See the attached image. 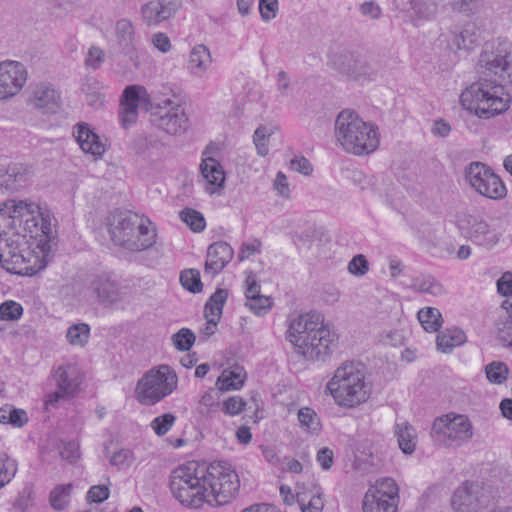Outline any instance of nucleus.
Masks as SVG:
<instances>
[{"instance_id":"54","label":"nucleus","mask_w":512,"mask_h":512,"mask_svg":"<svg viewBox=\"0 0 512 512\" xmlns=\"http://www.w3.org/2000/svg\"><path fill=\"white\" fill-rule=\"evenodd\" d=\"M220 404V395L217 391L210 388L205 391L199 400V405L202 409H205L207 412H211L216 410Z\"/></svg>"},{"instance_id":"58","label":"nucleus","mask_w":512,"mask_h":512,"mask_svg":"<svg viewBox=\"0 0 512 512\" xmlns=\"http://www.w3.org/2000/svg\"><path fill=\"white\" fill-rule=\"evenodd\" d=\"M273 187H274V190L277 192V194L280 197L285 198V199L290 198V195H291L290 185H289L287 176L283 172L279 171L276 174V177H275L274 183H273Z\"/></svg>"},{"instance_id":"41","label":"nucleus","mask_w":512,"mask_h":512,"mask_svg":"<svg viewBox=\"0 0 512 512\" xmlns=\"http://www.w3.org/2000/svg\"><path fill=\"white\" fill-rule=\"evenodd\" d=\"M476 41L475 25L467 24L460 33L453 36L451 45L457 49H470Z\"/></svg>"},{"instance_id":"34","label":"nucleus","mask_w":512,"mask_h":512,"mask_svg":"<svg viewBox=\"0 0 512 512\" xmlns=\"http://www.w3.org/2000/svg\"><path fill=\"white\" fill-rule=\"evenodd\" d=\"M115 35L119 46L129 53L136 50V38L133 24L127 19L116 22Z\"/></svg>"},{"instance_id":"1","label":"nucleus","mask_w":512,"mask_h":512,"mask_svg":"<svg viewBox=\"0 0 512 512\" xmlns=\"http://www.w3.org/2000/svg\"><path fill=\"white\" fill-rule=\"evenodd\" d=\"M52 217L33 200L0 205V264L10 273L32 276L47 266Z\"/></svg>"},{"instance_id":"3","label":"nucleus","mask_w":512,"mask_h":512,"mask_svg":"<svg viewBox=\"0 0 512 512\" xmlns=\"http://www.w3.org/2000/svg\"><path fill=\"white\" fill-rule=\"evenodd\" d=\"M287 322L286 339L297 354L311 361L330 355L338 336L320 313L310 311L291 315Z\"/></svg>"},{"instance_id":"15","label":"nucleus","mask_w":512,"mask_h":512,"mask_svg":"<svg viewBox=\"0 0 512 512\" xmlns=\"http://www.w3.org/2000/svg\"><path fill=\"white\" fill-rule=\"evenodd\" d=\"M28 79L24 64L14 60L0 62V100L18 95Z\"/></svg>"},{"instance_id":"21","label":"nucleus","mask_w":512,"mask_h":512,"mask_svg":"<svg viewBox=\"0 0 512 512\" xmlns=\"http://www.w3.org/2000/svg\"><path fill=\"white\" fill-rule=\"evenodd\" d=\"M298 491V506L301 512H322L324 508V493L314 481L296 482Z\"/></svg>"},{"instance_id":"9","label":"nucleus","mask_w":512,"mask_h":512,"mask_svg":"<svg viewBox=\"0 0 512 512\" xmlns=\"http://www.w3.org/2000/svg\"><path fill=\"white\" fill-rule=\"evenodd\" d=\"M400 488L390 477H382L369 485L362 499V512H398Z\"/></svg>"},{"instance_id":"12","label":"nucleus","mask_w":512,"mask_h":512,"mask_svg":"<svg viewBox=\"0 0 512 512\" xmlns=\"http://www.w3.org/2000/svg\"><path fill=\"white\" fill-rule=\"evenodd\" d=\"M154 125L169 135H181L189 126L182 106L170 98L155 103L151 113Z\"/></svg>"},{"instance_id":"43","label":"nucleus","mask_w":512,"mask_h":512,"mask_svg":"<svg viewBox=\"0 0 512 512\" xmlns=\"http://www.w3.org/2000/svg\"><path fill=\"white\" fill-rule=\"evenodd\" d=\"M245 306L255 315H266L273 306V300L269 296L259 295L246 300Z\"/></svg>"},{"instance_id":"26","label":"nucleus","mask_w":512,"mask_h":512,"mask_svg":"<svg viewBox=\"0 0 512 512\" xmlns=\"http://www.w3.org/2000/svg\"><path fill=\"white\" fill-rule=\"evenodd\" d=\"M212 66V56L207 46L195 45L189 52L187 70L197 78H205Z\"/></svg>"},{"instance_id":"64","label":"nucleus","mask_w":512,"mask_h":512,"mask_svg":"<svg viewBox=\"0 0 512 512\" xmlns=\"http://www.w3.org/2000/svg\"><path fill=\"white\" fill-rule=\"evenodd\" d=\"M418 288L421 292L431 294L433 296H439L443 293V287L441 284L431 278L424 279Z\"/></svg>"},{"instance_id":"8","label":"nucleus","mask_w":512,"mask_h":512,"mask_svg":"<svg viewBox=\"0 0 512 512\" xmlns=\"http://www.w3.org/2000/svg\"><path fill=\"white\" fill-rule=\"evenodd\" d=\"M431 434L446 447H459L472 438L473 426L466 415L451 412L434 420Z\"/></svg>"},{"instance_id":"7","label":"nucleus","mask_w":512,"mask_h":512,"mask_svg":"<svg viewBox=\"0 0 512 512\" xmlns=\"http://www.w3.org/2000/svg\"><path fill=\"white\" fill-rule=\"evenodd\" d=\"M178 377L168 365H159L145 372L137 381L134 397L144 406H152L171 395L177 388Z\"/></svg>"},{"instance_id":"6","label":"nucleus","mask_w":512,"mask_h":512,"mask_svg":"<svg viewBox=\"0 0 512 512\" xmlns=\"http://www.w3.org/2000/svg\"><path fill=\"white\" fill-rule=\"evenodd\" d=\"M511 101V95L502 84L487 79L470 84L460 94L461 107L480 120H490L504 114L510 108Z\"/></svg>"},{"instance_id":"59","label":"nucleus","mask_w":512,"mask_h":512,"mask_svg":"<svg viewBox=\"0 0 512 512\" xmlns=\"http://www.w3.org/2000/svg\"><path fill=\"white\" fill-rule=\"evenodd\" d=\"M110 491L107 485L92 486L87 493V500L94 503H101L109 497Z\"/></svg>"},{"instance_id":"56","label":"nucleus","mask_w":512,"mask_h":512,"mask_svg":"<svg viewBox=\"0 0 512 512\" xmlns=\"http://www.w3.org/2000/svg\"><path fill=\"white\" fill-rule=\"evenodd\" d=\"M133 452L129 449H120L113 453L110 463L118 468L129 466L133 462Z\"/></svg>"},{"instance_id":"53","label":"nucleus","mask_w":512,"mask_h":512,"mask_svg":"<svg viewBox=\"0 0 512 512\" xmlns=\"http://www.w3.org/2000/svg\"><path fill=\"white\" fill-rule=\"evenodd\" d=\"M262 244L258 239H251L241 244L238 253V259L244 261L252 256L261 253Z\"/></svg>"},{"instance_id":"31","label":"nucleus","mask_w":512,"mask_h":512,"mask_svg":"<svg viewBox=\"0 0 512 512\" xmlns=\"http://www.w3.org/2000/svg\"><path fill=\"white\" fill-rule=\"evenodd\" d=\"M467 338L463 330L453 327L441 331L436 339L437 349L442 353H449L454 348L461 346Z\"/></svg>"},{"instance_id":"24","label":"nucleus","mask_w":512,"mask_h":512,"mask_svg":"<svg viewBox=\"0 0 512 512\" xmlns=\"http://www.w3.org/2000/svg\"><path fill=\"white\" fill-rule=\"evenodd\" d=\"M451 505L455 512H478L481 508L478 486L472 483H464L455 490Z\"/></svg>"},{"instance_id":"33","label":"nucleus","mask_w":512,"mask_h":512,"mask_svg":"<svg viewBox=\"0 0 512 512\" xmlns=\"http://www.w3.org/2000/svg\"><path fill=\"white\" fill-rule=\"evenodd\" d=\"M28 421L29 416L26 410L11 404H4L0 407V424L9 425L13 428H22Z\"/></svg>"},{"instance_id":"39","label":"nucleus","mask_w":512,"mask_h":512,"mask_svg":"<svg viewBox=\"0 0 512 512\" xmlns=\"http://www.w3.org/2000/svg\"><path fill=\"white\" fill-rule=\"evenodd\" d=\"M418 320L426 332H436L442 325V315L437 308L425 307L418 311Z\"/></svg>"},{"instance_id":"10","label":"nucleus","mask_w":512,"mask_h":512,"mask_svg":"<svg viewBox=\"0 0 512 512\" xmlns=\"http://www.w3.org/2000/svg\"><path fill=\"white\" fill-rule=\"evenodd\" d=\"M454 223L463 237L477 245L493 247L500 240V234L480 213L459 211L455 214Z\"/></svg>"},{"instance_id":"32","label":"nucleus","mask_w":512,"mask_h":512,"mask_svg":"<svg viewBox=\"0 0 512 512\" xmlns=\"http://www.w3.org/2000/svg\"><path fill=\"white\" fill-rule=\"evenodd\" d=\"M299 428L310 435L317 436L322 431V422L318 413L311 407L304 406L297 411Z\"/></svg>"},{"instance_id":"36","label":"nucleus","mask_w":512,"mask_h":512,"mask_svg":"<svg viewBox=\"0 0 512 512\" xmlns=\"http://www.w3.org/2000/svg\"><path fill=\"white\" fill-rule=\"evenodd\" d=\"M90 326L84 322L71 323L65 333L66 341L73 347L83 348L89 341Z\"/></svg>"},{"instance_id":"57","label":"nucleus","mask_w":512,"mask_h":512,"mask_svg":"<svg viewBox=\"0 0 512 512\" xmlns=\"http://www.w3.org/2000/svg\"><path fill=\"white\" fill-rule=\"evenodd\" d=\"M105 59L104 51L98 46H91L88 50L85 63L92 69H98Z\"/></svg>"},{"instance_id":"2","label":"nucleus","mask_w":512,"mask_h":512,"mask_svg":"<svg viewBox=\"0 0 512 512\" xmlns=\"http://www.w3.org/2000/svg\"><path fill=\"white\" fill-rule=\"evenodd\" d=\"M172 496L184 507L199 509L204 505L219 507L230 503L238 494V474L222 463L208 466L184 463L169 477Z\"/></svg>"},{"instance_id":"35","label":"nucleus","mask_w":512,"mask_h":512,"mask_svg":"<svg viewBox=\"0 0 512 512\" xmlns=\"http://www.w3.org/2000/svg\"><path fill=\"white\" fill-rule=\"evenodd\" d=\"M395 433L401 451L404 454H412L417 445L416 430L408 423H398Z\"/></svg>"},{"instance_id":"48","label":"nucleus","mask_w":512,"mask_h":512,"mask_svg":"<svg viewBox=\"0 0 512 512\" xmlns=\"http://www.w3.org/2000/svg\"><path fill=\"white\" fill-rule=\"evenodd\" d=\"M180 282L182 286L190 292H200L202 283L200 280V274L197 270L188 269L181 272Z\"/></svg>"},{"instance_id":"50","label":"nucleus","mask_w":512,"mask_h":512,"mask_svg":"<svg viewBox=\"0 0 512 512\" xmlns=\"http://www.w3.org/2000/svg\"><path fill=\"white\" fill-rule=\"evenodd\" d=\"M245 406L246 402L242 397L231 396L222 403L221 410L228 416H237L245 409Z\"/></svg>"},{"instance_id":"62","label":"nucleus","mask_w":512,"mask_h":512,"mask_svg":"<svg viewBox=\"0 0 512 512\" xmlns=\"http://www.w3.org/2000/svg\"><path fill=\"white\" fill-rule=\"evenodd\" d=\"M316 461L323 470H329L334 463V453L328 447H323L318 450Z\"/></svg>"},{"instance_id":"51","label":"nucleus","mask_w":512,"mask_h":512,"mask_svg":"<svg viewBox=\"0 0 512 512\" xmlns=\"http://www.w3.org/2000/svg\"><path fill=\"white\" fill-rule=\"evenodd\" d=\"M261 19L264 22H269L276 18L279 11L278 0H259L258 5Z\"/></svg>"},{"instance_id":"4","label":"nucleus","mask_w":512,"mask_h":512,"mask_svg":"<svg viewBox=\"0 0 512 512\" xmlns=\"http://www.w3.org/2000/svg\"><path fill=\"white\" fill-rule=\"evenodd\" d=\"M334 137L343 151L355 156L374 153L381 142L379 126L365 120L352 109H343L337 115L334 123Z\"/></svg>"},{"instance_id":"44","label":"nucleus","mask_w":512,"mask_h":512,"mask_svg":"<svg viewBox=\"0 0 512 512\" xmlns=\"http://www.w3.org/2000/svg\"><path fill=\"white\" fill-rule=\"evenodd\" d=\"M17 472V463L7 455H0V488L8 484Z\"/></svg>"},{"instance_id":"38","label":"nucleus","mask_w":512,"mask_h":512,"mask_svg":"<svg viewBox=\"0 0 512 512\" xmlns=\"http://www.w3.org/2000/svg\"><path fill=\"white\" fill-rule=\"evenodd\" d=\"M277 131V127L271 124L260 125L253 134V143L257 154L265 157L269 153V142L271 136Z\"/></svg>"},{"instance_id":"16","label":"nucleus","mask_w":512,"mask_h":512,"mask_svg":"<svg viewBox=\"0 0 512 512\" xmlns=\"http://www.w3.org/2000/svg\"><path fill=\"white\" fill-rule=\"evenodd\" d=\"M87 291L103 305H113L122 299L119 282L111 273L101 272L92 274L87 281Z\"/></svg>"},{"instance_id":"11","label":"nucleus","mask_w":512,"mask_h":512,"mask_svg":"<svg viewBox=\"0 0 512 512\" xmlns=\"http://www.w3.org/2000/svg\"><path fill=\"white\" fill-rule=\"evenodd\" d=\"M469 185L480 195L492 200H501L507 195L502 179L487 165L472 162L465 172Z\"/></svg>"},{"instance_id":"25","label":"nucleus","mask_w":512,"mask_h":512,"mask_svg":"<svg viewBox=\"0 0 512 512\" xmlns=\"http://www.w3.org/2000/svg\"><path fill=\"white\" fill-rule=\"evenodd\" d=\"M234 251L223 241L215 242L208 247L205 262V271L211 275L220 273L232 260Z\"/></svg>"},{"instance_id":"29","label":"nucleus","mask_w":512,"mask_h":512,"mask_svg":"<svg viewBox=\"0 0 512 512\" xmlns=\"http://www.w3.org/2000/svg\"><path fill=\"white\" fill-rule=\"evenodd\" d=\"M142 226L137 229H133L131 233V240L135 241V246H124L125 249L130 251H142L151 247L156 242V227L151 220L145 216H142Z\"/></svg>"},{"instance_id":"23","label":"nucleus","mask_w":512,"mask_h":512,"mask_svg":"<svg viewBox=\"0 0 512 512\" xmlns=\"http://www.w3.org/2000/svg\"><path fill=\"white\" fill-rule=\"evenodd\" d=\"M200 174L203 187L207 193L212 195L223 188L225 172L217 159L201 160Z\"/></svg>"},{"instance_id":"14","label":"nucleus","mask_w":512,"mask_h":512,"mask_svg":"<svg viewBox=\"0 0 512 512\" xmlns=\"http://www.w3.org/2000/svg\"><path fill=\"white\" fill-rule=\"evenodd\" d=\"M142 216L131 212H112L107 217L108 232L111 240L124 248V246H135V241L131 240L133 229L140 228L142 224Z\"/></svg>"},{"instance_id":"37","label":"nucleus","mask_w":512,"mask_h":512,"mask_svg":"<svg viewBox=\"0 0 512 512\" xmlns=\"http://www.w3.org/2000/svg\"><path fill=\"white\" fill-rule=\"evenodd\" d=\"M74 485L72 483L58 484L49 493V504L54 510L66 509L72 498Z\"/></svg>"},{"instance_id":"5","label":"nucleus","mask_w":512,"mask_h":512,"mask_svg":"<svg viewBox=\"0 0 512 512\" xmlns=\"http://www.w3.org/2000/svg\"><path fill=\"white\" fill-rule=\"evenodd\" d=\"M326 392L336 406L354 409L366 403L372 394V384L360 362L345 361L334 371L326 383Z\"/></svg>"},{"instance_id":"30","label":"nucleus","mask_w":512,"mask_h":512,"mask_svg":"<svg viewBox=\"0 0 512 512\" xmlns=\"http://www.w3.org/2000/svg\"><path fill=\"white\" fill-rule=\"evenodd\" d=\"M437 13V5L428 0H410V7L407 14L412 23L416 26L431 21Z\"/></svg>"},{"instance_id":"45","label":"nucleus","mask_w":512,"mask_h":512,"mask_svg":"<svg viewBox=\"0 0 512 512\" xmlns=\"http://www.w3.org/2000/svg\"><path fill=\"white\" fill-rule=\"evenodd\" d=\"M180 217L194 232H201L205 229V218L199 211L186 208L181 212Z\"/></svg>"},{"instance_id":"63","label":"nucleus","mask_w":512,"mask_h":512,"mask_svg":"<svg viewBox=\"0 0 512 512\" xmlns=\"http://www.w3.org/2000/svg\"><path fill=\"white\" fill-rule=\"evenodd\" d=\"M497 290L500 295L506 297L512 296V273L505 272L497 281Z\"/></svg>"},{"instance_id":"60","label":"nucleus","mask_w":512,"mask_h":512,"mask_svg":"<svg viewBox=\"0 0 512 512\" xmlns=\"http://www.w3.org/2000/svg\"><path fill=\"white\" fill-rule=\"evenodd\" d=\"M289 167L291 170L303 175H310L313 171L311 163L303 156H295L292 158L290 160Z\"/></svg>"},{"instance_id":"52","label":"nucleus","mask_w":512,"mask_h":512,"mask_svg":"<svg viewBox=\"0 0 512 512\" xmlns=\"http://www.w3.org/2000/svg\"><path fill=\"white\" fill-rule=\"evenodd\" d=\"M60 456L69 463H75L81 456L79 443L77 441L62 442Z\"/></svg>"},{"instance_id":"20","label":"nucleus","mask_w":512,"mask_h":512,"mask_svg":"<svg viewBox=\"0 0 512 512\" xmlns=\"http://www.w3.org/2000/svg\"><path fill=\"white\" fill-rule=\"evenodd\" d=\"M181 0H151L141 8L142 19L147 25H157L172 17Z\"/></svg>"},{"instance_id":"13","label":"nucleus","mask_w":512,"mask_h":512,"mask_svg":"<svg viewBox=\"0 0 512 512\" xmlns=\"http://www.w3.org/2000/svg\"><path fill=\"white\" fill-rule=\"evenodd\" d=\"M155 104L152 103L147 89L141 85L127 86L120 100L119 120L124 129L132 127L138 119L139 109L150 111Z\"/></svg>"},{"instance_id":"27","label":"nucleus","mask_w":512,"mask_h":512,"mask_svg":"<svg viewBox=\"0 0 512 512\" xmlns=\"http://www.w3.org/2000/svg\"><path fill=\"white\" fill-rule=\"evenodd\" d=\"M247 380V373L243 366L238 364L225 368L216 380V387L220 392L238 391Z\"/></svg>"},{"instance_id":"47","label":"nucleus","mask_w":512,"mask_h":512,"mask_svg":"<svg viewBox=\"0 0 512 512\" xmlns=\"http://www.w3.org/2000/svg\"><path fill=\"white\" fill-rule=\"evenodd\" d=\"M175 421L176 417L173 414L166 413L154 418L150 423V427L156 435L163 436L171 430Z\"/></svg>"},{"instance_id":"17","label":"nucleus","mask_w":512,"mask_h":512,"mask_svg":"<svg viewBox=\"0 0 512 512\" xmlns=\"http://www.w3.org/2000/svg\"><path fill=\"white\" fill-rule=\"evenodd\" d=\"M480 64L501 82L512 84V44H506L496 53L481 55Z\"/></svg>"},{"instance_id":"55","label":"nucleus","mask_w":512,"mask_h":512,"mask_svg":"<svg viewBox=\"0 0 512 512\" xmlns=\"http://www.w3.org/2000/svg\"><path fill=\"white\" fill-rule=\"evenodd\" d=\"M369 270L368 261L362 254L354 256L348 263V271L355 276H363Z\"/></svg>"},{"instance_id":"28","label":"nucleus","mask_w":512,"mask_h":512,"mask_svg":"<svg viewBox=\"0 0 512 512\" xmlns=\"http://www.w3.org/2000/svg\"><path fill=\"white\" fill-rule=\"evenodd\" d=\"M30 177V169L23 164H12L5 171L0 170V187L17 191L24 187Z\"/></svg>"},{"instance_id":"42","label":"nucleus","mask_w":512,"mask_h":512,"mask_svg":"<svg viewBox=\"0 0 512 512\" xmlns=\"http://www.w3.org/2000/svg\"><path fill=\"white\" fill-rule=\"evenodd\" d=\"M485 374L490 383L500 385L507 380L509 369L505 363L493 361L486 365Z\"/></svg>"},{"instance_id":"22","label":"nucleus","mask_w":512,"mask_h":512,"mask_svg":"<svg viewBox=\"0 0 512 512\" xmlns=\"http://www.w3.org/2000/svg\"><path fill=\"white\" fill-rule=\"evenodd\" d=\"M74 136L83 152L101 157L106 151V141L96 134L86 123H79L74 127Z\"/></svg>"},{"instance_id":"46","label":"nucleus","mask_w":512,"mask_h":512,"mask_svg":"<svg viewBox=\"0 0 512 512\" xmlns=\"http://www.w3.org/2000/svg\"><path fill=\"white\" fill-rule=\"evenodd\" d=\"M23 315V307L20 303L7 300L0 304V320L17 321Z\"/></svg>"},{"instance_id":"18","label":"nucleus","mask_w":512,"mask_h":512,"mask_svg":"<svg viewBox=\"0 0 512 512\" xmlns=\"http://www.w3.org/2000/svg\"><path fill=\"white\" fill-rule=\"evenodd\" d=\"M58 390L48 394L45 404L55 407L59 399L72 395L78 388L80 380L77 368L74 365L59 366L53 373Z\"/></svg>"},{"instance_id":"40","label":"nucleus","mask_w":512,"mask_h":512,"mask_svg":"<svg viewBox=\"0 0 512 512\" xmlns=\"http://www.w3.org/2000/svg\"><path fill=\"white\" fill-rule=\"evenodd\" d=\"M228 292L225 289H217L209 298L205 305V317H214L220 319L223 305L227 299Z\"/></svg>"},{"instance_id":"19","label":"nucleus","mask_w":512,"mask_h":512,"mask_svg":"<svg viewBox=\"0 0 512 512\" xmlns=\"http://www.w3.org/2000/svg\"><path fill=\"white\" fill-rule=\"evenodd\" d=\"M27 103L44 114H52L60 108L61 97L53 85L40 82L30 86Z\"/></svg>"},{"instance_id":"49","label":"nucleus","mask_w":512,"mask_h":512,"mask_svg":"<svg viewBox=\"0 0 512 512\" xmlns=\"http://www.w3.org/2000/svg\"><path fill=\"white\" fill-rule=\"evenodd\" d=\"M172 341L176 349L187 351L193 346L195 335L190 329L182 328L172 336Z\"/></svg>"},{"instance_id":"61","label":"nucleus","mask_w":512,"mask_h":512,"mask_svg":"<svg viewBox=\"0 0 512 512\" xmlns=\"http://www.w3.org/2000/svg\"><path fill=\"white\" fill-rule=\"evenodd\" d=\"M498 338L504 346H512V321L505 320L497 324Z\"/></svg>"}]
</instances>
